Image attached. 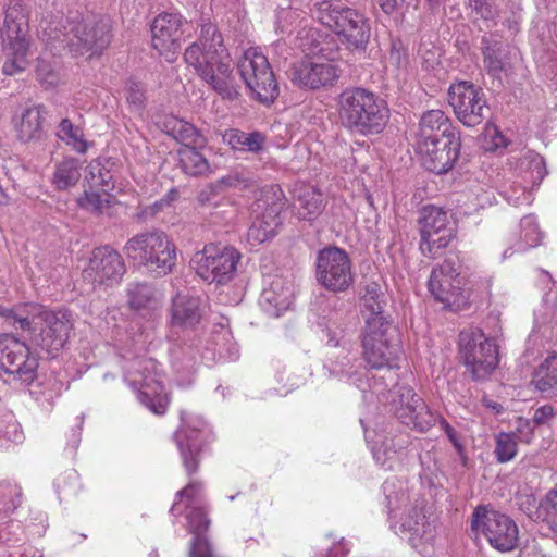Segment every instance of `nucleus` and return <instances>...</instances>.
<instances>
[{"label": "nucleus", "mask_w": 557, "mask_h": 557, "mask_svg": "<svg viewBox=\"0 0 557 557\" xmlns=\"http://www.w3.org/2000/svg\"><path fill=\"white\" fill-rule=\"evenodd\" d=\"M184 59L224 99H237L239 92L234 83L231 55L215 25L201 26L198 40L187 47Z\"/></svg>", "instance_id": "obj_1"}, {"label": "nucleus", "mask_w": 557, "mask_h": 557, "mask_svg": "<svg viewBox=\"0 0 557 557\" xmlns=\"http://www.w3.org/2000/svg\"><path fill=\"white\" fill-rule=\"evenodd\" d=\"M382 488L391 513L404 509L399 520L393 525L395 532L408 536L413 548L433 541L435 527L425 515V499L420 494L410 492L407 483L398 479H387Z\"/></svg>", "instance_id": "obj_2"}, {"label": "nucleus", "mask_w": 557, "mask_h": 557, "mask_svg": "<svg viewBox=\"0 0 557 557\" xmlns=\"http://www.w3.org/2000/svg\"><path fill=\"white\" fill-rule=\"evenodd\" d=\"M21 320H16V326L22 331H29L32 345L54 357L66 344L73 329L71 314L65 310H50L47 307L35 304H20Z\"/></svg>", "instance_id": "obj_3"}, {"label": "nucleus", "mask_w": 557, "mask_h": 557, "mask_svg": "<svg viewBox=\"0 0 557 557\" xmlns=\"http://www.w3.org/2000/svg\"><path fill=\"white\" fill-rule=\"evenodd\" d=\"M342 126L360 135L379 134L385 127L389 110L384 100L362 87H347L336 98Z\"/></svg>", "instance_id": "obj_4"}, {"label": "nucleus", "mask_w": 557, "mask_h": 557, "mask_svg": "<svg viewBox=\"0 0 557 557\" xmlns=\"http://www.w3.org/2000/svg\"><path fill=\"white\" fill-rule=\"evenodd\" d=\"M47 45L54 50L53 53H60L65 48L76 54L90 52L91 54L101 53L110 44V24L104 20H85L70 32L61 22H51L42 20L40 23Z\"/></svg>", "instance_id": "obj_5"}, {"label": "nucleus", "mask_w": 557, "mask_h": 557, "mask_svg": "<svg viewBox=\"0 0 557 557\" xmlns=\"http://www.w3.org/2000/svg\"><path fill=\"white\" fill-rule=\"evenodd\" d=\"M301 49L306 55L289 70L290 82L299 88L310 90L334 85L341 75V70L335 64L338 52L330 49L326 42L312 48L301 44Z\"/></svg>", "instance_id": "obj_6"}, {"label": "nucleus", "mask_w": 557, "mask_h": 557, "mask_svg": "<svg viewBox=\"0 0 557 557\" xmlns=\"http://www.w3.org/2000/svg\"><path fill=\"white\" fill-rule=\"evenodd\" d=\"M123 251L158 276L169 274L176 264L175 245L164 232L158 230L133 236L126 242Z\"/></svg>", "instance_id": "obj_7"}, {"label": "nucleus", "mask_w": 557, "mask_h": 557, "mask_svg": "<svg viewBox=\"0 0 557 557\" xmlns=\"http://www.w3.org/2000/svg\"><path fill=\"white\" fill-rule=\"evenodd\" d=\"M361 345L363 360L371 369L395 366L399 352L396 329L384 314L367 315Z\"/></svg>", "instance_id": "obj_8"}, {"label": "nucleus", "mask_w": 557, "mask_h": 557, "mask_svg": "<svg viewBox=\"0 0 557 557\" xmlns=\"http://www.w3.org/2000/svg\"><path fill=\"white\" fill-rule=\"evenodd\" d=\"M27 20L24 8L18 0H13L4 13L1 28L3 53L5 57L2 72L15 75L24 72L29 65V42L26 38Z\"/></svg>", "instance_id": "obj_9"}, {"label": "nucleus", "mask_w": 557, "mask_h": 557, "mask_svg": "<svg viewBox=\"0 0 557 557\" xmlns=\"http://www.w3.org/2000/svg\"><path fill=\"white\" fill-rule=\"evenodd\" d=\"M125 380L137 391L138 400L158 416L165 413L169 398L164 392L158 363L152 358L131 360L125 369Z\"/></svg>", "instance_id": "obj_10"}, {"label": "nucleus", "mask_w": 557, "mask_h": 557, "mask_svg": "<svg viewBox=\"0 0 557 557\" xmlns=\"http://www.w3.org/2000/svg\"><path fill=\"white\" fill-rule=\"evenodd\" d=\"M319 21L343 36L349 47L363 50L370 38L368 20L355 9L337 3L322 2L319 7Z\"/></svg>", "instance_id": "obj_11"}, {"label": "nucleus", "mask_w": 557, "mask_h": 557, "mask_svg": "<svg viewBox=\"0 0 557 557\" xmlns=\"http://www.w3.org/2000/svg\"><path fill=\"white\" fill-rule=\"evenodd\" d=\"M238 72L256 99L264 104L272 103L280 89L268 58L257 48L247 49L240 58Z\"/></svg>", "instance_id": "obj_12"}, {"label": "nucleus", "mask_w": 557, "mask_h": 557, "mask_svg": "<svg viewBox=\"0 0 557 557\" xmlns=\"http://www.w3.org/2000/svg\"><path fill=\"white\" fill-rule=\"evenodd\" d=\"M239 259V252L233 247L208 244L195 253L191 262L203 281L226 284L234 277Z\"/></svg>", "instance_id": "obj_13"}, {"label": "nucleus", "mask_w": 557, "mask_h": 557, "mask_svg": "<svg viewBox=\"0 0 557 557\" xmlns=\"http://www.w3.org/2000/svg\"><path fill=\"white\" fill-rule=\"evenodd\" d=\"M471 529L476 535H483L499 552L513 549L518 542V528L513 520L486 506L475 508Z\"/></svg>", "instance_id": "obj_14"}, {"label": "nucleus", "mask_w": 557, "mask_h": 557, "mask_svg": "<svg viewBox=\"0 0 557 557\" xmlns=\"http://www.w3.org/2000/svg\"><path fill=\"white\" fill-rule=\"evenodd\" d=\"M38 368V360L30 355L28 345L11 333L0 334V379L5 376L30 383Z\"/></svg>", "instance_id": "obj_15"}, {"label": "nucleus", "mask_w": 557, "mask_h": 557, "mask_svg": "<svg viewBox=\"0 0 557 557\" xmlns=\"http://www.w3.org/2000/svg\"><path fill=\"white\" fill-rule=\"evenodd\" d=\"M460 356L475 380L486 377L498 364L496 345L481 330L459 335Z\"/></svg>", "instance_id": "obj_16"}, {"label": "nucleus", "mask_w": 557, "mask_h": 557, "mask_svg": "<svg viewBox=\"0 0 557 557\" xmlns=\"http://www.w3.org/2000/svg\"><path fill=\"white\" fill-rule=\"evenodd\" d=\"M315 277L319 284L331 292L346 290L352 283L351 261L348 253L338 247H325L317 255Z\"/></svg>", "instance_id": "obj_17"}, {"label": "nucleus", "mask_w": 557, "mask_h": 557, "mask_svg": "<svg viewBox=\"0 0 557 557\" xmlns=\"http://www.w3.org/2000/svg\"><path fill=\"white\" fill-rule=\"evenodd\" d=\"M202 492V483L197 480H190L189 483L176 493V498L187 499L186 519L189 532L195 536L189 549V557H213L212 548L207 541L202 537L210 524L205 508L198 504V497Z\"/></svg>", "instance_id": "obj_18"}, {"label": "nucleus", "mask_w": 557, "mask_h": 557, "mask_svg": "<svg viewBox=\"0 0 557 557\" xmlns=\"http://www.w3.org/2000/svg\"><path fill=\"white\" fill-rule=\"evenodd\" d=\"M448 102L456 117L467 127H475L488 116L490 108L481 88L461 81L448 89Z\"/></svg>", "instance_id": "obj_19"}, {"label": "nucleus", "mask_w": 557, "mask_h": 557, "mask_svg": "<svg viewBox=\"0 0 557 557\" xmlns=\"http://www.w3.org/2000/svg\"><path fill=\"white\" fill-rule=\"evenodd\" d=\"M393 407L397 419L414 431L424 433L437 422V414L411 386L401 385L397 388Z\"/></svg>", "instance_id": "obj_20"}, {"label": "nucleus", "mask_w": 557, "mask_h": 557, "mask_svg": "<svg viewBox=\"0 0 557 557\" xmlns=\"http://www.w3.org/2000/svg\"><path fill=\"white\" fill-rule=\"evenodd\" d=\"M421 252L430 258L448 246L454 237L446 211L435 206L423 208L421 213Z\"/></svg>", "instance_id": "obj_21"}, {"label": "nucleus", "mask_w": 557, "mask_h": 557, "mask_svg": "<svg viewBox=\"0 0 557 557\" xmlns=\"http://www.w3.org/2000/svg\"><path fill=\"white\" fill-rule=\"evenodd\" d=\"M122 256L109 246L95 248L88 264L83 270V278L92 286H112L125 273Z\"/></svg>", "instance_id": "obj_22"}, {"label": "nucleus", "mask_w": 557, "mask_h": 557, "mask_svg": "<svg viewBox=\"0 0 557 557\" xmlns=\"http://www.w3.org/2000/svg\"><path fill=\"white\" fill-rule=\"evenodd\" d=\"M461 278L456 262L445 260L432 270L429 278V290L432 296L445 307L459 306L462 301Z\"/></svg>", "instance_id": "obj_23"}, {"label": "nucleus", "mask_w": 557, "mask_h": 557, "mask_svg": "<svg viewBox=\"0 0 557 557\" xmlns=\"http://www.w3.org/2000/svg\"><path fill=\"white\" fill-rule=\"evenodd\" d=\"M460 134L451 133L448 138L441 141H428L418 144V150L422 156L423 166L433 173L443 174L449 171L460 152Z\"/></svg>", "instance_id": "obj_24"}, {"label": "nucleus", "mask_w": 557, "mask_h": 557, "mask_svg": "<svg viewBox=\"0 0 557 557\" xmlns=\"http://www.w3.org/2000/svg\"><path fill=\"white\" fill-rule=\"evenodd\" d=\"M182 17L174 13L159 14L152 23V47L169 61L181 49Z\"/></svg>", "instance_id": "obj_25"}, {"label": "nucleus", "mask_w": 557, "mask_h": 557, "mask_svg": "<svg viewBox=\"0 0 557 557\" xmlns=\"http://www.w3.org/2000/svg\"><path fill=\"white\" fill-rule=\"evenodd\" d=\"M182 422L183 426L175 432L174 438L180 449L184 468L190 476L199 468L200 436L206 423L203 420L197 419L195 428L190 429L183 416Z\"/></svg>", "instance_id": "obj_26"}, {"label": "nucleus", "mask_w": 557, "mask_h": 557, "mask_svg": "<svg viewBox=\"0 0 557 557\" xmlns=\"http://www.w3.org/2000/svg\"><path fill=\"white\" fill-rule=\"evenodd\" d=\"M451 133H459L442 110H430L423 113L417 133V145L428 141H441Z\"/></svg>", "instance_id": "obj_27"}, {"label": "nucleus", "mask_w": 557, "mask_h": 557, "mask_svg": "<svg viewBox=\"0 0 557 557\" xmlns=\"http://www.w3.org/2000/svg\"><path fill=\"white\" fill-rule=\"evenodd\" d=\"M293 302V289L283 277H274L260 297L263 310L271 317H280Z\"/></svg>", "instance_id": "obj_28"}, {"label": "nucleus", "mask_w": 557, "mask_h": 557, "mask_svg": "<svg viewBox=\"0 0 557 557\" xmlns=\"http://www.w3.org/2000/svg\"><path fill=\"white\" fill-rule=\"evenodd\" d=\"M203 314L201 300L197 296L178 293L172 300L171 323L174 326L193 327Z\"/></svg>", "instance_id": "obj_29"}, {"label": "nucleus", "mask_w": 557, "mask_h": 557, "mask_svg": "<svg viewBox=\"0 0 557 557\" xmlns=\"http://www.w3.org/2000/svg\"><path fill=\"white\" fill-rule=\"evenodd\" d=\"M47 110L42 104L25 108L15 122L17 138L23 143L37 141L44 136V121Z\"/></svg>", "instance_id": "obj_30"}, {"label": "nucleus", "mask_w": 557, "mask_h": 557, "mask_svg": "<svg viewBox=\"0 0 557 557\" xmlns=\"http://www.w3.org/2000/svg\"><path fill=\"white\" fill-rule=\"evenodd\" d=\"M282 220L277 208L267 209L261 216L257 218L249 227L247 237L252 245H259L271 239L277 234Z\"/></svg>", "instance_id": "obj_31"}, {"label": "nucleus", "mask_w": 557, "mask_h": 557, "mask_svg": "<svg viewBox=\"0 0 557 557\" xmlns=\"http://www.w3.org/2000/svg\"><path fill=\"white\" fill-rule=\"evenodd\" d=\"M164 132L182 144V148L206 146L205 136L190 123L177 117H170L164 123Z\"/></svg>", "instance_id": "obj_32"}, {"label": "nucleus", "mask_w": 557, "mask_h": 557, "mask_svg": "<svg viewBox=\"0 0 557 557\" xmlns=\"http://www.w3.org/2000/svg\"><path fill=\"white\" fill-rule=\"evenodd\" d=\"M223 140L232 149L256 153L263 149L265 137L257 131L246 133L239 129H230L223 135Z\"/></svg>", "instance_id": "obj_33"}, {"label": "nucleus", "mask_w": 557, "mask_h": 557, "mask_svg": "<svg viewBox=\"0 0 557 557\" xmlns=\"http://www.w3.org/2000/svg\"><path fill=\"white\" fill-rule=\"evenodd\" d=\"M518 171L525 182L540 185L547 174L546 164L542 156L535 151H527L518 161Z\"/></svg>", "instance_id": "obj_34"}, {"label": "nucleus", "mask_w": 557, "mask_h": 557, "mask_svg": "<svg viewBox=\"0 0 557 557\" xmlns=\"http://www.w3.org/2000/svg\"><path fill=\"white\" fill-rule=\"evenodd\" d=\"M205 146H190L178 150L180 162L183 171L191 176L205 175L210 165L206 157L199 151Z\"/></svg>", "instance_id": "obj_35"}, {"label": "nucleus", "mask_w": 557, "mask_h": 557, "mask_svg": "<svg viewBox=\"0 0 557 557\" xmlns=\"http://www.w3.org/2000/svg\"><path fill=\"white\" fill-rule=\"evenodd\" d=\"M128 304L133 309H156L160 301L157 290L146 283H133L128 287Z\"/></svg>", "instance_id": "obj_36"}, {"label": "nucleus", "mask_w": 557, "mask_h": 557, "mask_svg": "<svg viewBox=\"0 0 557 557\" xmlns=\"http://www.w3.org/2000/svg\"><path fill=\"white\" fill-rule=\"evenodd\" d=\"M533 383L541 393L557 396V359L555 356L545 359L533 379Z\"/></svg>", "instance_id": "obj_37"}, {"label": "nucleus", "mask_w": 557, "mask_h": 557, "mask_svg": "<svg viewBox=\"0 0 557 557\" xmlns=\"http://www.w3.org/2000/svg\"><path fill=\"white\" fill-rule=\"evenodd\" d=\"M81 166L78 160L66 158L57 164L53 174V184L60 190L67 189L79 181Z\"/></svg>", "instance_id": "obj_38"}, {"label": "nucleus", "mask_w": 557, "mask_h": 557, "mask_svg": "<svg viewBox=\"0 0 557 557\" xmlns=\"http://www.w3.org/2000/svg\"><path fill=\"white\" fill-rule=\"evenodd\" d=\"M296 208L304 220H312L322 209V195L311 187H307L296 196Z\"/></svg>", "instance_id": "obj_39"}, {"label": "nucleus", "mask_w": 557, "mask_h": 557, "mask_svg": "<svg viewBox=\"0 0 557 557\" xmlns=\"http://www.w3.org/2000/svg\"><path fill=\"white\" fill-rule=\"evenodd\" d=\"M57 136L78 153H85L88 150V143L84 138L82 128L75 126L69 119L60 122Z\"/></svg>", "instance_id": "obj_40"}, {"label": "nucleus", "mask_w": 557, "mask_h": 557, "mask_svg": "<svg viewBox=\"0 0 557 557\" xmlns=\"http://www.w3.org/2000/svg\"><path fill=\"white\" fill-rule=\"evenodd\" d=\"M114 198L112 195L94 190L85 191L84 195L78 198L79 207L95 214L109 213Z\"/></svg>", "instance_id": "obj_41"}, {"label": "nucleus", "mask_w": 557, "mask_h": 557, "mask_svg": "<svg viewBox=\"0 0 557 557\" xmlns=\"http://www.w3.org/2000/svg\"><path fill=\"white\" fill-rule=\"evenodd\" d=\"M198 344L199 341L196 339L195 348L191 345L187 344L173 348L171 351L173 362L180 364L185 369H191L194 366L196 369L200 360L203 358V355H201Z\"/></svg>", "instance_id": "obj_42"}, {"label": "nucleus", "mask_w": 557, "mask_h": 557, "mask_svg": "<svg viewBox=\"0 0 557 557\" xmlns=\"http://www.w3.org/2000/svg\"><path fill=\"white\" fill-rule=\"evenodd\" d=\"M362 300L368 315L383 314L384 293L375 282H369L363 287Z\"/></svg>", "instance_id": "obj_43"}, {"label": "nucleus", "mask_w": 557, "mask_h": 557, "mask_svg": "<svg viewBox=\"0 0 557 557\" xmlns=\"http://www.w3.org/2000/svg\"><path fill=\"white\" fill-rule=\"evenodd\" d=\"M522 237L517 250L523 251L536 247L542 240V233L535 222L534 216L528 215L521 220Z\"/></svg>", "instance_id": "obj_44"}, {"label": "nucleus", "mask_w": 557, "mask_h": 557, "mask_svg": "<svg viewBox=\"0 0 557 557\" xmlns=\"http://www.w3.org/2000/svg\"><path fill=\"white\" fill-rule=\"evenodd\" d=\"M54 486L60 499L76 496L81 488L78 473L75 470H69L60 474Z\"/></svg>", "instance_id": "obj_45"}, {"label": "nucleus", "mask_w": 557, "mask_h": 557, "mask_svg": "<svg viewBox=\"0 0 557 557\" xmlns=\"http://www.w3.org/2000/svg\"><path fill=\"white\" fill-rule=\"evenodd\" d=\"M517 451V440L513 437V433L502 432L497 435L494 453L498 462L505 463L512 460Z\"/></svg>", "instance_id": "obj_46"}, {"label": "nucleus", "mask_w": 557, "mask_h": 557, "mask_svg": "<svg viewBox=\"0 0 557 557\" xmlns=\"http://www.w3.org/2000/svg\"><path fill=\"white\" fill-rule=\"evenodd\" d=\"M482 51L484 55V65L488 73L494 76L498 75L504 69V63L500 58L502 51L498 44L495 42L494 45H491L490 40L486 37H483Z\"/></svg>", "instance_id": "obj_47"}, {"label": "nucleus", "mask_w": 557, "mask_h": 557, "mask_svg": "<svg viewBox=\"0 0 557 557\" xmlns=\"http://www.w3.org/2000/svg\"><path fill=\"white\" fill-rule=\"evenodd\" d=\"M125 97L131 111L141 112L146 106V91L136 81H128L125 87Z\"/></svg>", "instance_id": "obj_48"}, {"label": "nucleus", "mask_w": 557, "mask_h": 557, "mask_svg": "<svg viewBox=\"0 0 557 557\" xmlns=\"http://www.w3.org/2000/svg\"><path fill=\"white\" fill-rule=\"evenodd\" d=\"M541 506L544 507L546 515L543 516L537 508L534 506L535 511H532L528 508L527 515L532 520H539V519H549L555 524H557V488L552 490L547 495L543 503H541Z\"/></svg>", "instance_id": "obj_49"}, {"label": "nucleus", "mask_w": 557, "mask_h": 557, "mask_svg": "<svg viewBox=\"0 0 557 557\" xmlns=\"http://www.w3.org/2000/svg\"><path fill=\"white\" fill-rule=\"evenodd\" d=\"M36 74L40 84L47 87H54L61 81L60 72L54 65L44 59L38 60Z\"/></svg>", "instance_id": "obj_50"}, {"label": "nucleus", "mask_w": 557, "mask_h": 557, "mask_svg": "<svg viewBox=\"0 0 557 557\" xmlns=\"http://www.w3.org/2000/svg\"><path fill=\"white\" fill-rule=\"evenodd\" d=\"M534 425L531 419L519 417L516 420L515 431L512 432L513 437L522 443H531L534 438Z\"/></svg>", "instance_id": "obj_51"}, {"label": "nucleus", "mask_w": 557, "mask_h": 557, "mask_svg": "<svg viewBox=\"0 0 557 557\" xmlns=\"http://www.w3.org/2000/svg\"><path fill=\"white\" fill-rule=\"evenodd\" d=\"M556 416L557 410L552 405L546 404L535 409L531 420L537 426H549Z\"/></svg>", "instance_id": "obj_52"}, {"label": "nucleus", "mask_w": 557, "mask_h": 557, "mask_svg": "<svg viewBox=\"0 0 557 557\" xmlns=\"http://www.w3.org/2000/svg\"><path fill=\"white\" fill-rule=\"evenodd\" d=\"M0 436L14 443L22 442L23 433L20 430L18 423L13 419V417H10V420L5 426L0 424Z\"/></svg>", "instance_id": "obj_53"}, {"label": "nucleus", "mask_w": 557, "mask_h": 557, "mask_svg": "<svg viewBox=\"0 0 557 557\" xmlns=\"http://www.w3.org/2000/svg\"><path fill=\"white\" fill-rule=\"evenodd\" d=\"M472 8L485 21H492L497 15V11L491 0L476 1V4L472 5Z\"/></svg>", "instance_id": "obj_54"}, {"label": "nucleus", "mask_w": 557, "mask_h": 557, "mask_svg": "<svg viewBox=\"0 0 557 557\" xmlns=\"http://www.w3.org/2000/svg\"><path fill=\"white\" fill-rule=\"evenodd\" d=\"M20 304L13 307H4L0 305V317L4 319V322L9 326H16V320H21Z\"/></svg>", "instance_id": "obj_55"}, {"label": "nucleus", "mask_w": 557, "mask_h": 557, "mask_svg": "<svg viewBox=\"0 0 557 557\" xmlns=\"http://www.w3.org/2000/svg\"><path fill=\"white\" fill-rule=\"evenodd\" d=\"M350 366V359L347 357H344L341 361H334L330 364V371L334 373L335 375H345L350 377L354 374V371L351 370Z\"/></svg>", "instance_id": "obj_56"}, {"label": "nucleus", "mask_w": 557, "mask_h": 557, "mask_svg": "<svg viewBox=\"0 0 557 557\" xmlns=\"http://www.w3.org/2000/svg\"><path fill=\"white\" fill-rule=\"evenodd\" d=\"M437 422H438L441 429L446 433V435L449 438V441L453 444V446L458 451H461L462 450V445L459 442V440L457 437V434H456V431L454 430V428L444 418L438 417V416H437Z\"/></svg>", "instance_id": "obj_57"}, {"label": "nucleus", "mask_w": 557, "mask_h": 557, "mask_svg": "<svg viewBox=\"0 0 557 557\" xmlns=\"http://www.w3.org/2000/svg\"><path fill=\"white\" fill-rule=\"evenodd\" d=\"M245 183V180L237 173L226 175L222 177L218 186H227V187H239Z\"/></svg>", "instance_id": "obj_58"}, {"label": "nucleus", "mask_w": 557, "mask_h": 557, "mask_svg": "<svg viewBox=\"0 0 557 557\" xmlns=\"http://www.w3.org/2000/svg\"><path fill=\"white\" fill-rule=\"evenodd\" d=\"M8 488H9V493L11 495H14V497L11 499V505H9L5 510L13 511L21 505L22 493H21V488L17 486L10 485V486H8Z\"/></svg>", "instance_id": "obj_59"}, {"label": "nucleus", "mask_w": 557, "mask_h": 557, "mask_svg": "<svg viewBox=\"0 0 557 557\" xmlns=\"http://www.w3.org/2000/svg\"><path fill=\"white\" fill-rule=\"evenodd\" d=\"M164 205H169V200L168 199H161L160 201H156L151 207H147L146 209L143 210L141 212V215L143 216H152L154 214H157L162 208Z\"/></svg>", "instance_id": "obj_60"}, {"label": "nucleus", "mask_w": 557, "mask_h": 557, "mask_svg": "<svg viewBox=\"0 0 557 557\" xmlns=\"http://www.w3.org/2000/svg\"><path fill=\"white\" fill-rule=\"evenodd\" d=\"M382 11L392 14L396 9V0H375Z\"/></svg>", "instance_id": "obj_61"}, {"label": "nucleus", "mask_w": 557, "mask_h": 557, "mask_svg": "<svg viewBox=\"0 0 557 557\" xmlns=\"http://www.w3.org/2000/svg\"><path fill=\"white\" fill-rule=\"evenodd\" d=\"M10 201V196L7 189L0 184V206H5Z\"/></svg>", "instance_id": "obj_62"}, {"label": "nucleus", "mask_w": 557, "mask_h": 557, "mask_svg": "<svg viewBox=\"0 0 557 557\" xmlns=\"http://www.w3.org/2000/svg\"><path fill=\"white\" fill-rule=\"evenodd\" d=\"M486 406L488 408H491L493 411H495L496 413H500L504 410L503 406L495 401H488V403H486Z\"/></svg>", "instance_id": "obj_63"}, {"label": "nucleus", "mask_w": 557, "mask_h": 557, "mask_svg": "<svg viewBox=\"0 0 557 557\" xmlns=\"http://www.w3.org/2000/svg\"><path fill=\"white\" fill-rule=\"evenodd\" d=\"M389 59H391L392 61H395V62L397 63V65H398V66H400V64H401V58H400V51H399V50H395V49H393V50L391 51V57H389Z\"/></svg>", "instance_id": "obj_64"}]
</instances>
